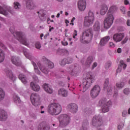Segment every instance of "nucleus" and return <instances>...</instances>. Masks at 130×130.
<instances>
[{"mask_svg": "<svg viewBox=\"0 0 130 130\" xmlns=\"http://www.w3.org/2000/svg\"><path fill=\"white\" fill-rule=\"evenodd\" d=\"M42 61L44 63V66H42L41 63L39 62L37 64L41 72L44 74H48L49 69H53L54 64L47 59L45 57H43Z\"/></svg>", "mask_w": 130, "mask_h": 130, "instance_id": "f257e3e1", "label": "nucleus"}, {"mask_svg": "<svg viewBox=\"0 0 130 130\" xmlns=\"http://www.w3.org/2000/svg\"><path fill=\"white\" fill-rule=\"evenodd\" d=\"M10 31L13 35V36H14L20 43L23 44V45H25V46H28V45H29V43L27 41V39H26L24 33L15 31V28H14V27H11Z\"/></svg>", "mask_w": 130, "mask_h": 130, "instance_id": "f03ea898", "label": "nucleus"}, {"mask_svg": "<svg viewBox=\"0 0 130 130\" xmlns=\"http://www.w3.org/2000/svg\"><path fill=\"white\" fill-rule=\"evenodd\" d=\"M93 38V29L92 28L83 30L82 35L80 37V41L82 43H89Z\"/></svg>", "mask_w": 130, "mask_h": 130, "instance_id": "7ed1b4c3", "label": "nucleus"}, {"mask_svg": "<svg viewBox=\"0 0 130 130\" xmlns=\"http://www.w3.org/2000/svg\"><path fill=\"white\" fill-rule=\"evenodd\" d=\"M95 81V78L93 77V76L90 74H87L85 79L83 80V82L82 83L83 89H80V91H82L84 93L86 92V90H88L91 86H92V83H94Z\"/></svg>", "mask_w": 130, "mask_h": 130, "instance_id": "20e7f679", "label": "nucleus"}, {"mask_svg": "<svg viewBox=\"0 0 130 130\" xmlns=\"http://www.w3.org/2000/svg\"><path fill=\"white\" fill-rule=\"evenodd\" d=\"M61 110V106L58 103H52L48 107V112L51 115H58Z\"/></svg>", "mask_w": 130, "mask_h": 130, "instance_id": "39448f33", "label": "nucleus"}, {"mask_svg": "<svg viewBox=\"0 0 130 130\" xmlns=\"http://www.w3.org/2000/svg\"><path fill=\"white\" fill-rule=\"evenodd\" d=\"M95 21V16H94V13L89 11L88 15L84 17L83 25L84 27H90L92 26Z\"/></svg>", "mask_w": 130, "mask_h": 130, "instance_id": "423d86ee", "label": "nucleus"}, {"mask_svg": "<svg viewBox=\"0 0 130 130\" xmlns=\"http://www.w3.org/2000/svg\"><path fill=\"white\" fill-rule=\"evenodd\" d=\"M59 127H66L71 122V117L67 114H62L59 116Z\"/></svg>", "mask_w": 130, "mask_h": 130, "instance_id": "0eeeda50", "label": "nucleus"}, {"mask_svg": "<svg viewBox=\"0 0 130 130\" xmlns=\"http://www.w3.org/2000/svg\"><path fill=\"white\" fill-rule=\"evenodd\" d=\"M69 72L72 76L77 77L80 74V67L78 64L71 65L69 67Z\"/></svg>", "mask_w": 130, "mask_h": 130, "instance_id": "6e6552de", "label": "nucleus"}, {"mask_svg": "<svg viewBox=\"0 0 130 130\" xmlns=\"http://www.w3.org/2000/svg\"><path fill=\"white\" fill-rule=\"evenodd\" d=\"M41 98L40 95L37 93H32L30 95L31 102L34 106L37 107L40 104Z\"/></svg>", "mask_w": 130, "mask_h": 130, "instance_id": "1a4fd4ad", "label": "nucleus"}, {"mask_svg": "<svg viewBox=\"0 0 130 130\" xmlns=\"http://www.w3.org/2000/svg\"><path fill=\"white\" fill-rule=\"evenodd\" d=\"M113 21H114V17L113 16L111 15L109 16H107L104 21V27L105 29H109L113 24Z\"/></svg>", "mask_w": 130, "mask_h": 130, "instance_id": "9d476101", "label": "nucleus"}, {"mask_svg": "<svg viewBox=\"0 0 130 130\" xmlns=\"http://www.w3.org/2000/svg\"><path fill=\"white\" fill-rule=\"evenodd\" d=\"M91 124L95 127L101 126L103 124L102 118L100 117V116H94L91 121Z\"/></svg>", "mask_w": 130, "mask_h": 130, "instance_id": "9b49d317", "label": "nucleus"}, {"mask_svg": "<svg viewBox=\"0 0 130 130\" xmlns=\"http://www.w3.org/2000/svg\"><path fill=\"white\" fill-rule=\"evenodd\" d=\"M100 103H102V105H103L102 107V110L104 113L108 112L109 111V108H110V106L112 105L111 101L106 102L102 100L100 101Z\"/></svg>", "mask_w": 130, "mask_h": 130, "instance_id": "f8f14e48", "label": "nucleus"}, {"mask_svg": "<svg viewBox=\"0 0 130 130\" xmlns=\"http://www.w3.org/2000/svg\"><path fill=\"white\" fill-rule=\"evenodd\" d=\"M100 91H101L100 86H99V85H94L90 92L91 97H92V98H96L100 93Z\"/></svg>", "mask_w": 130, "mask_h": 130, "instance_id": "ddd939ff", "label": "nucleus"}, {"mask_svg": "<svg viewBox=\"0 0 130 130\" xmlns=\"http://www.w3.org/2000/svg\"><path fill=\"white\" fill-rule=\"evenodd\" d=\"M109 84V79H105L104 82V89L106 90V89H107L108 95H112V89H111V85H108Z\"/></svg>", "mask_w": 130, "mask_h": 130, "instance_id": "4468645a", "label": "nucleus"}, {"mask_svg": "<svg viewBox=\"0 0 130 130\" xmlns=\"http://www.w3.org/2000/svg\"><path fill=\"white\" fill-rule=\"evenodd\" d=\"M124 37V34L123 33H117L114 35L113 40L115 42H120L121 40Z\"/></svg>", "mask_w": 130, "mask_h": 130, "instance_id": "2eb2a0df", "label": "nucleus"}, {"mask_svg": "<svg viewBox=\"0 0 130 130\" xmlns=\"http://www.w3.org/2000/svg\"><path fill=\"white\" fill-rule=\"evenodd\" d=\"M6 10H8V12L10 13L11 14H13L14 11L12 10V8H3L0 6V14H2V15H4V16H7V15H9V13H8V11Z\"/></svg>", "mask_w": 130, "mask_h": 130, "instance_id": "dca6fc26", "label": "nucleus"}, {"mask_svg": "<svg viewBox=\"0 0 130 130\" xmlns=\"http://www.w3.org/2000/svg\"><path fill=\"white\" fill-rule=\"evenodd\" d=\"M78 7L80 11H85L86 9V0H79L78 2Z\"/></svg>", "mask_w": 130, "mask_h": 130, "instance_id": "f3484780", "label": "nucleus"}, {"mask_svg": "<svg viewBox=\"0 0 130 130\" xmlns=\"http://www.w3.org/2000/svg\"><path fill=\"white\" fill-rule=\"evenodd\" d=\"M68 107L69 110L72 113H76L78 111V106L76 104H71Z\"/></svg>", "mask_w": 130, "mask_h": 130, "instance_id": "a211bd4d", "label": "nucleus"}, {"mask_svg": "<svg viewBox=\"0 0 130 130\" xmlns=\"http://www.w3.org/2000/svg\"><path fill=\"white\" fill-rule=\"evenodd\" d=\"M11 61L13 64H15L17 67H20L21 64L20 59L17 56H12L11 58Z\"/></svg>", "mask_w": 130, "mask_h": 130, "instance_id": "6ab92c4d", "label": "nucleus"}, {"mask_svg": "<svg viewBox=\"0 0 130 130\" xmlns=\"http://www.w3.org/2000/svg\"><path fill=\"white\" fill-rule=\"evenodd\" d=\"M5 72L7 77H8L10 80H13V82L17 80L16 77L14 76V75H13V72H12V71L6 69L5 70Z\"/></svg>", "mask_w": 130, "mask_h": 130, "instance_id": "aec40b11", "label": "nucleus"}, {"mask_svg": "<svg viewBox=\"0 0 130 130\" xmlns=\"http://www.w3.org/2000/svg\"><path fill=\"white\" fill-rule=\"evenodd\" d=\"M8 118V116L5 110L0 109V120L1 121H5Z\"/></svg>", "mask_w": 130, "mask_h": 130, "instance_id": "412c9836", "label": "nucleus"}, {"mask_svg": "<svg viewBox=\"0 0 130 130\" xmlns=\"http://www.w3.org/2000/svg\"><path fill=\"white\" fill-rule=\"evenodd\" d=\"M38 130H49L50 129V127L44 123V122L41 123L38 127Z\"/></svg>", "mask_w": 130, "mask_h": 130, "instance_id": "4be33fe9", "label": "nucleus"}, {"mask_svg": "<svg viewBox=\"0 0 130 130\" xmlns=\"http://www.w3.org/2000/svg\"><path fill=\"white\" fill-rule=\"evenodd\" d=\"M44 89L48 94H52L53 93V89L51 88V87L49 84L46 83L44 84Z\"/></svg>", "mask_w": 130, "mask_h": 130, "instance_id": "5701e85b", "label": "nucleus"}, {"mask_svg": "<svg viewBox=\"0 0 130 130\" xmlns=\"http://www.w3.org/2000/svg\"><path fill=\"white\" fill-rule=\"evenodd\" d=\"M116 10H117L116 6H111L109 9V11L107 13V16H109V17L110 16H113V13L116 12Z\"/></svg>", "mask_w": 130, "mask_h": 130, "instance_id": "b1692460", "label": "nucleus"}, {"mask_svg": "<svg viewBox=\"0 0 130 130\" xmlns=\"http://www.w3.org/2000/svg\"><path fill=\"white\" fill-rule=\"evenodd\" d=\"M58 94L62 97H67L69 94L68 91L64 88H60L58 91Z\"/></svg>", "mask_w": 130, "mask_h": 130, "instance_id": "393cba45", "label": "nucleus"}, {"mask_svg": "<svg viewBox=\"0 0 130 130\" xmlns=\"http://www.w3.org/2000/svg\"><path fill=\"white\" fill-rule=\"evenodd\" d=\"M120 66L118 67V69H117L116 74L118 73H120L121 72V68H123V70L126 68V64L124 63V62H123V60H120Z\"/></svg>", "mask_w": 130, "mask_h": 130, "instance_id": "a878e982", "label": "nucleus"}, {"mask_svg": "<svg viewBox=\"0 0 130 130\" xmlns=\"http://www.w3.org/2000/svg\"><path fill=\"white\" fill-rule=\"evenodd\" d=\"M107 11H108V7H107V5L105 4H103V5H102L100 11L101 15L104 16V15H105V14L107 13Z\"/></svg>", "mask_w": 130, "mask_h": 130, "instance_id": "bb28decb", "label": "nucleus"}, {"mask_svg": "<svg viewBox=\"0 0 130 130\" xmlns=\"http://www.w3.org/2000/svg\"><path fill=\"white\" fill-rule=\"evenodd\" d=\"M110 39V37L109 36H107L102 38L101 40V41L100 43V45H101L102 46H104L105 44H107V43H108Z\"/></svg>", "mask_w": 130, "mask_h": 130, "instance_id": "cd10ccee", "label": "nucleus"}, {"mask_svg": "<svg viewBox=\"0 0 130 130\" xmlns=\"http://www.w3.org/2000/svg\"><path fill=\"white\" fill-rule=\"evenodd\" d=\"M81 62L82 64H85L86 67H90L91 63L93 62V57H88L85 63H84V60H82Z\"/></svg>", "mask_w": 130, "mask_h": 130, "instance_id": "c85d7f7f", "label": "nucleus"}, {"mask_svg": "<svg viewBox=\"0 0 130 130\" xmlns=\"http://www.w3.org/2000/svg\"><path fill=\"white\" fill-rule=\"evenodd\" d=\"M30 87L31 88L33 91L35 92H38L40 90V86L38 84L34 83V82H31L30 83Z\"/></svg>", "mask_w": 130, "mask_h": 130, "instance_id": "c756f323", "label": "nucleus"}, {"mask_svg": "<svg viewBox=\"0 0 130 130\" xmlns=\"http://www.w3.org/2000/svg\"><path fill=\"white\" fill-rule=\"evenodd\" d=\"M93 28L94 31L99 32V31H100V28H101V24H100L99 21H95L93 26Z\"/></svg>", "mask_w": 130, "mask_h": 130, "instance_id": "7c9ffc66", "label": "nucleus"}, {"mask_svg": "<svg viewBox=\"0 0 130 130\" xmlns=\"http://www.w3.org/2000/svg\"><path fill=\"white\" fill-rule=\"evenodd\" d=\"M34 7L35 6L34 5V4L33 3V2L31 0H26V7L27 9H29V10H32V9H34Z\"/></svg>", "mask_w": 130, "mask_h": 130, "instance_id": "2f4dec72", "label": "nucleus"}, {"mask_svg": "<svg viewBox=\"0 0 130 130\" xmlns=\"http://www.w3.org/2000/svg\"><path fill=\"white\" fill-rule=\"evenodd\" d=\"M18 78L19 80L21 81L22 83H23L24 84H27V78L25 77V75H24L23 74H19Z\"/></svg>", "mask_w": 130, "mask_h": 130, "instance_id": "473e14b6", "label": "nucleus"}, {"mask_svg": "<svg viewBox=\"0 0 130 130\" xmlns=\"http://www.w3.org/2000/svg\"><path fill=\"white\" fill-rule=\"evenodd\" d=\"M32 64L34 68V71L36 74H37L38 75H40V71H39V69H38V67H37V65L36 64V63L35 62H32Z\"/></svg>", "mask_w": 130, "mask_h": 130, "instance_id": "72a5a7b5", "label": "nucleus"}, {"mask_svg": "<svg viewBox=\"0 0 130 130\" xmlns=\"http://www.w3.org/2000/svg\"><path fill=\"white\" fill-rule=\"evenodd\" d=\"M5 52L0 49V62H3L5 60Z\"/></svg>", "mask_w": 130, "mask_h": 130, "instance_id": "f704fd0d", "label": "nucleus"}, {"mask_svg": "<svg viewBox=\"0 0 130 130\" xmlns=\"http://www.w3.org/2000/svg\"><path fill=\"white\" fill-rule=\"evenodd\" d=\"M57 53H58V54L64 55L66 53H68V51L64 49H59L57 51Z\"/></svg>", "mask_w": 130, "mask_h": 130, "instance_id": "c9c22d12", "label": "nucleus"}, {"mask_svg": "<svg viewBox=\"0 0 130 130\" xmlns=\"http://www.w3.org/2000/svg\"><path fill=\"white\" fill-rule=\"evenodd\" d=\"M5 98V91L2 88H0V101H2Z\"/></svg>", "mask_w": 130, "mask_h": 130, "instance_id": "e433bc0d", "label": "nucleus"}, {"mask_svg": "<svg viewBox=\"0 0 130 130\" xmlns=\"http://www.w3.org/2000/svg\"><path fill=\"white\" fill-rule=\"evenodd\" d=\"M116 87L118 88V89H121L124 87V82H120L116 83Z\"/></svg>", "mask_w": 130, "mask_h": 130, "instance_id": "4c0bfd02", "label": "nucleus"}, {"mask_svg": "<svg viewBox=\"0 0 130 130\" xmlns=\"http://www.w3.org/2000/svg\"><path fill=\"white\" fill-rule=\"evenodd\" d=\"M13 101H14V102H16V103L17 102H20V97H19V96H18L17 94H15L13 95Z\"/></svg>", "mask_w": 130, "mask_h": 130, "instance_id": "58836bf2", "label": "nucleus"}, {"mask_svg": "<svg viewBox=\"0 0 130 130\" xmlns=\"http://www.w3.org/2000/svg\"><path fill=\"white\" fill-rule=\"evenodd\" d=\"M14 8H15L16 10H19V9L21 8V5H20V3H19V2H14Z\"/></svg>", "mask_w": 130, "mask_h": 130, "instance_id": "ea45409f", "label": "nucleus"}, {"mask_svg": "<svg viewBox=\"0 0 130 130\" xmlns=\"http://www.w3.org/2000/svg\"><path fill=\"white\" fill-rule=\"evenodd\" d=\"M24 54L25 56L26 57V58H28V59H31V57H32V56L30 55L29 52L27 51H24Z\"/></svg>", "mask_w": 130, "mask_h": 130, "instance_id": "a19ab883", "label": "nucleus"}, {"mask_svg": "<svg viewBox=\"0 0 130 130\" xmlns=\"http://www.w3.org/2000/svg\"><path fill=\"white\" fill-rule=\"evenodd\" d=\"M40 18L42 21H46V19H47V16L46 14L43 13Z\"/></svg>", "mask_w": 130, "mask_h": 130, "instance_id": "79ce46f5", "label": "nucleus"}, {"mask_svg": "<svg viewBox=\"0 0 130 130\" xmlns=\"http://www.w3.org/2000/svg\"><path fill=\"white\" fill-rule=\"evenodd\" d=\"M67 58H64L60 62V66H62L63 67L64 66H66V64H67Z\"/></svg>", "mask_w": 130, "mask_h": 130, "instance_id": "37998d69", "label": "nucleus"}, {"mask_svg": "<svg viewBox=\"0 0 130 130\" xmlns=\"http://www.w3.org/2000/svg\"><path fill=\"white\" fill-rule=\"evenodd\" d=\"M110 67H111V62L108 61L106 63L105 68L106 70H108Z\"/></svg>", "mask_w": 130, "mask_h": 130, "instance_id": "c03bdc74", "label": "nucleus"}, {"mask_svg": "<svg viewBox=\"0 0 130 130\" xmlns=\"http://www.w3.org/2000/svg\"><path fill=\"white\" fill-rule=\"evenodd\" d=\"M35 46L37 49H40L41 48V44H40L39 42L36 43Z\"/></svg>", "mask_w": 130, "mask_h": 130, "instance_id": "a18cd8bd", "label": "nucleus"}, {"mask_svg": "<svg viewBox=\"0 0 130 130\" xmlns=\"http://www.w3.org/2000/svg\"><path fill=\"white\" fill-rule=\"evenodd\" d=\"M66 59L67 64L72 63L73 62V58L71 57H68L67 58H66Z\"/></svg>", "mask_w": 130, "mask_h": 130, "instance_id": "49530a36", "label": "nucleus"}, {"mask_svg": "<svg viewBox=\"0 0 130 130\" xmlns=\"http://www.w3.org/2000/svg\"><path fill=\"white\" fill-rule=\"evenodd\" d=\"M124 94H125V95H128V94H129V89L128 88H125L123 91Z\"/></svg>", "mask_w": 130, "mask_h": 130, "instance_id": "de8ad7c7", "label": "nucleus"}, {"mask_svg": "<svg viewBox=\"0 0 130 130\" xmlns=\"http://www.w3.org/2000/svg\"><path fill=\"white\" fill-rule=\"evenodd\" d=\"M76 36H78V31H77V30H74L73 34V37L74 39H76Z\"/></svg>", "mask_w": 130, "mask_h": 130, "instance_id": "09e8293b", "label": "nucleus"}, {"mask_svg": "<svg viewBox=\"0 0 130 130\" xmlns=\"http://www.w3.org/2000/svg\"><path fill=\"white\" fill-rule=\"evenodd\" d=\"M30 116L33 119H36L37 118V115L34 113L31 114Z\"/></svg>", "mask_w": 130, "mask_h": 130, "instance_id": "8fccbe9b", "label": "nucleus"}, {"mask_svg": "<svg viewBox=\"0 0 130 130\" xmlns=\"http://www.w3.org/2000/svg\"><path fill=\"white\" fill-rule=\"evenodd\" d=\"M109 45L110 46V47H115V45L114 44V43L113 42H110L109 44Z\"/></svg>", "mask_w": 130, "mask_h": 130, "instance_id": "3c124183", "label": "nucleus"}, {"mask_svg": "<svg viewBox=\"0 0 130 130\" xmlns=\"http://www.w3.org/2000/svg\"><path fill=\"white\" fill-rule=\"evenodd\" d=\"M128 40V38L125 37V39L123 40L121 42L122 44H124L125 43H126V41Z\"/></svg>", "mask_w": 130, "mask_h": 130, "instance_id": "603ef678", "label": "nucleus"}, {"mask_svg": "<svg viewBox=\"0 0 130 130\" xmlns=\"http://www.w3.org/2000/svg\"><path fill=\"white\" fill-rule=\"evenodd\" d=\"M33 79L35 81L36 83H38V82H39V81H38V77L37 76H33Z\"/></svg>", "mask_w": 130, "mask_h": 130, "instance_id": "864d4df0", "label": "nucleus"}, {"mask_svg": "<svg viewBox=\"0 0 130 130\" xmlns=\"http://www.w3.org/2000/svg\"><path fill=\"white\" fill-rule=\"evenodd\" d=\"M126 114H127V112L126 111H123L122 114V115L123 117H125L126 116Z\"/></svg>", "mask_w": 130, "mask_h": 130, "instance_id": "5fc2aeb1", "label": "nucleus"}, {"mask_svg": "<svg viewBox=\"0 0 130 130\" xmlns=\"http://www.w3.org/2000/svg\"><path fill=\"white\" fill-rule=\"evenodd\" d=\"M0 46H2L3 49H6L7 47H6V46L4 45V44L3 43H0Z\"/></svg>", "mask_w": 130, "mask_h": 130, "instance_id": "6e6d98bb", "label": "nucleus"}, {"mask_svg": "<svg viewBox=\"0 0 130 130\" xmlns=\"http://www.w3.org/2000/svg\"><path fill=\"white\" fill-rule=\"evenodd\" d=\"M97 67V62H94L92 66V69H95Z\"/></svg>", "mask_w": 130, "mask_h": 130, "instance_id": "4d7b16f0", "label": "nucleus"}, {"mask_svg": "<svg viewBox=\"0 0 130 130\" xmlns=\"http://www.w3.org/2000/svg\"><path fill=\"white\" fill-rule=\"evenodd\" d=\"M61 44H62V45L66 46L69 45V43H68V42H66L65 43H64L63 42H61Z\"/></svg>", "mask_w": 130, "mask_h": 130, "instance_id": "13d9d810", "label": "nucleus"}, {"mask_svg": "<svg viewBox=\"0 0 130 130\" xmlns=\"http://www.w3.org/2000/svg\"><path fill=\"white\" fill-rule=\"evenodd\" d=\"M124 5H128V4H129V2L127 0H124Z\"/></svg>", "mask_w": 130, "mask_h": 130, "instance_id": "bf43d9fd", "label": "nucleus"}, {"mask_svg": "<svg viewBox=\"0 0 130 130\" xmlns=\"http://www.w3.org/2000/svg\"><path fill=\"white\" fill-rule=\"evenodd\" d=\"M65 23L67 24L66 26L67 27H68L69 26V23H70V21H69V20L66 19L65 20Z\"/></svg>", "mask_w": 130, "mask_h": 130, "instance_id": "052dcab7", "label": "nucleus"}, {"mask_svg": "<svg viewBox=\"0 0 130 130\" xmlns=\"http://www.w3.org/2000/svg\"><path fill=\"white\" fill-rule=\"evenodd\" d=\"M117 52H118V53H121V48H118L117 49Z\"/></svg>", "mask_w": 130, "mask_h": 130, "instance_id": "680f3d73", "label": "nucleus"}, {"mask_svg": "<svg viewBox=\"0 0 130 130\" xmlns=\"http://www.w3.org/2000/svg\"><path fill=\"white\" fill-rule=\"evenodd\" d=\"M0 21H2V22H6V20L5 19V18L0 17Z\"/></svg>", "mask_w": 130, "mask_h": 130, "instance_id": "e2e57ef3", "label": "nucleus"}, {"mask_svg": "<svg viewBox=\"0 0 130 130\" xmlns=\"http://www.w3.org/2000/svg\"><path fill=\"white\" fill-rule=\"evenodd\" d=\"M49 33L46 34V35L44 36V39H46V38H47V37H48V36H49Z\"/></svg>", "mask_w": 130, "mask_h": 130, "instance_id": "0e129e2a", "label": "nucleus"}, {"mask_svg": "<svg viewBox=\"0 0 130 130\" xmlns=\"http://www.w3.org/2000/svg\"><path fill=\"white\" fill-rule=\"evenodd\" d=\"M126 24H127V25H128V26H130V20H127Z\"/></svg>", "mask_w": 130, "mask_h": 130, "instance_id": "69168bd1", "label": "nucleus"}, {"mask_svg": "<svg viewBox=\"0 0 130 130\" xmlns=\"http://www.w3.org/2000/svg\"><path fill=\"white\" fill-rule=\"evenodd\" d=\"M123 127L122 126H121L120 125H118V130H120V129Z\"/></svg>", "mask_w": 130, "mask_h": 130, "instance_id": "338daca9", "label": "nucleus"}, {"mask_svg": "<svg viewBox=\"0 0 130 130\" xmlns=\"http://www.w3.org/2000/svg\"><path fill=\"white\" fill-rule=\"evenodd\" d=\"M127 16L128 17H130V11H128L127 13Z\"/></svg>", "mask_w": 130, "mask_h": 130, "instance_id": "774afa93", "label": "nucleus"}]
</instances>
